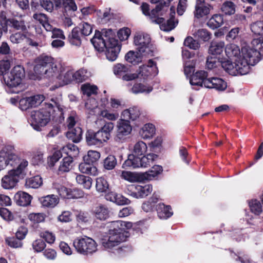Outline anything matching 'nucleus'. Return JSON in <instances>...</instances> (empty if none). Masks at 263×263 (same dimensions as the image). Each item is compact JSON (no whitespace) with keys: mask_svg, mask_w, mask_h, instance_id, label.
Here are the masks:
<instances>
[{"mask_svg":"<svg viewBox=\"0 0 263 263\" xmlns=\"http://www.w3.org/2000/svg\"><path fill=\"white\" fill-rule=\"evenodd\" d=\"M82 130L80 127L71 128L66 133L67 138L75 143L80 141L82 139Z\"/></svg>","mask_w":263,"mask_h":263,"instance_id":"obj_35","label":"nucleus"},{"mask_svg":"<svg viewBox=\"0 0 263 263\" xmlns=\"http://www.w3.org/2000/svg\"><path fill=\"white\" fill-rule=\"evenodd\" d=\"M106 200L116 203L118 205H124L129 203V200L121 194L114 192H110L105 195Z\"/></svg>","mask_w":263,"mask_h":263,"instance_id":"obj_23","label":"nucleus"},{"mask_svg":"<svg viewBox=\"0 0 263 263\" xmlns=\"http://www.w3.org/2000/svg\"><path fill=\"white\" fill-rule=\"evenodd\" d=\"M245 45L240 49L238 46L234 44H229L226 46L225 53L226 56L230 60L237 61H243L242 49Z\"/></svg>","mask_w":263,"mask_h":263,"instance_id":"obj_17","label":"nucleus"},{"mask_svg":"<svg viewBox=\"0 0 263 263\" xmlns=\"http://www.w3.org/2000/svg\"><path fill=\"white\" fill-rule=\"evenodd\" d=\"M251 211L254 214L258 215L262 211V208L260 201L257 199H252L249 201Z\"/></svg>","mask_w":263,"mask_h":263,"instance_id":"obj_48","label":"nucleus"},{"mask_svg":"<svg viewBox=\"0 0 263 263\" xmlns=\"http://www.w3.org/2000/svg\"><path fill=\"white\" fill-rule=\"evenodd\" d=\"M73 245L77 251L83 255L92 254L97 250L96 242L87 236L75 239Z\"/></svg>","mask_w":263,"mask_h":263,"instance_id":"obj_9","label":"nucleus"},{"mask_svg":"<svg viewBox=\"0 0 263 263\" xmlns=\"http://www.w3.org/2000/svg\"><path fill=\"white\" fill-rule=\"evenodd\" d=\"M112 34V31L111 29L104 30L102 33L96 31L91 40V42L95 49L98 52H103L107 47L105 40L110 39Z\"/></svg>","mask_w":263,"mask_h":263,"instance_id":"obj_13","label":"nucleus"},{"mask_svg":"<svg viewBox=\"0 0 263 263\" xmlns=\"http://www.w3.org/2000/svg\"><path fill=\"white\" fill-rule=\"evenodd\" d=\"M43 181L41 177L36 175L26 179L25 186L29 188H38L42 184Z\"/></svg>","mask_w":263,"mask_h":263,"instance_id":"obj_43","label":"nucleus"},{"mask_svg":"<svg viewBox=\"0 0 263 263\" xmlns=\"http://www.w3.org/2000/svg\"><path fill=\"white\" fill-rule=\"evenodd\" d=\"M117 164V160L113 155H109L104 161V166L108 170H112Z\"/></svg>","mask_w":263,"mask_h":263,"instance_id":"obj_55","label":"nucleus"},{"mask_svg":"<svg viewBox=\"0 0 263 263\" xmlns=\"http://www.w3.org/2000/svg\"><path fill=\"white\" fill-rule=\"evenodd\" d=\"M56 121L63 119V108L59 101L52 99L51 103L46 104L45 108L32 110L30 114L31 125L37 131L46 126L50 120L51 116Z\"/></svg>","mask_w":263,"mask_h":263,"instance_id":"obj_2","label":"nucleus"},{"mask_svg":"<svg viewBox=\"0 0 263 263\" xmlns=\"http://www.w3.org/2000/svg\"><path fill=\"white\" fill-rule=\"evenodd\" d=\"M192 35L195 37L204 42H206L211 39V34L205 29L198 30L193 29Z\"/></svg>","mask_w":263,"mask_h":263,"instance_id":"obj_40","label":"nucleus"},{"mask_svg":"<svg viewBox=\"0 0 263 263\" xmlns=\"http://www.w3.org/2000/svg\"><path fill=\"white\" fill-rule=\"evenodd\" d=\"M100 115L102 117L109 121H116L119 118V114L118 112H111L109 111L104 109L100 111Z\"/></svg>","mask_w":263,"mask_h":263,"instance_id":"obj_57","label":"nucleus"},{"mask_svg":"<svg viewBox=\"0 0 263 263\" xmlns=\"http://www.w3.org/2000/svg\"><path fill=\"white\" fill-rule=\"evenodd\" d=\"M134 43L140 53L149 54L152 51L151 38L146 33L137 32L134 36Z\"/></svg>","mask_w":263,"mask_h":263,"instance_id":"obj_12","label":"nucleus"},{"mask_svg":"<svg viewBox=\"0 0 263 263\" xmlns=\"http://www.w3.org/2000/svg\"><path fill=\"white\" fill-rule=\"evenodd\" d=\"M208 79L207 72L204 70H200L191 76L190 83L193 87H205V82L208 80Z\"/></svg>","mask_w":263,"mask_h":263,"instance_id":"obj_18","label":"nucleus"},{"mask_svg":"<svg viewBox=\"0 0 263 263\" xmlns=\"http://www.w3.org/2000/svg\"><path fill=\"white\" fill-rule=\"evenodd\" d=\"M8 26L15 30L21 32L27 31V25L22 15L8 18Z\"/></svg>","mask_w":263,"mask_h":263,"instance_id":"obj_19","label":"nucleus"},{"mask_svg":"<svg viewBox=\"0 0 263 263\" xmlns=\"http://www.w3.org/2000/svg\"><path fill=\"white\" fill-rule=\"evenodd\" d=\"M57 76L55 81L57 87L69 84L74 81L73 70L69 68L61 66V69Z\"/></svg>","mask_w":263,"mask_h":263,"instance_id":"obj_15","label":"nucleus"},{"mask_svg":"<svg viewBox=\"0 0 263 263\" xmlns=\"http://www.w3.org/2000/svg\"><path fill=\"white\" fill-rule=\"evenodd\" d=\"M53 187L57 190L59 195L63 198H72L73 197L71 191L57 183L53 184Z\"/></svg>","mask_w":263,"mask_h":263,"instance_id":"obj_42","label":"nucleus"},{"mask_svg":"<svg viewBox=\"0 0 263 263\" xmlns=\"http://www.w3.org/2000/svg\"><path fill=\"white\" fill-rule=\"evenodd\" d=\"M63 151L65 152L68 156L76 157L79 153L78 147L73 144H68L63 148Z\"/></svg>","mask_w":263,"mask_h":263,"instance_id":"obj_53","label":"nucleus"},{"mask_svg":"<svg viewBox=\"0 0 263 263\" xmlns=\"http://www.w3.org/2000/svg\"><path fill=\"white\" fill-rule=\"evenodd\" d=\"M130 71V66L121 63H118L113 67V72L118 78H122L126 72Z\"/></svg>","mask_w":263,"mask_h":263,"instance_id":"obj_39","label":"nucleus"},{"mask_svg":"<svg viewBox=\"0 0 263 263\" xmlns=\"http://www.w3.org/2000/svg\"><path fill=\"white\" fill-rule=\"evenodd\" d=\"M24 76V68L21 65H17L14 66L10 72L5 73L3 79L8 87L16 88L21 85Z\"/></svg>","mask_w":263,"mask_h":263,"instance_id":"obj_10","label":"nucleus"},{"mask_svg":"<svg viewBox=\"0 0 263 263\" xmlns=\"http://www.w3.org/2000/svg\"><path fill=\"white\" fill-rule=\"evenodd\" d=\"M205 87L223 91L227 88V84L221 78L212 77L209 78L208 80L205 82Z\"/></svg>","mask_w":263,"mask_h":263,"instance_id":"obj_22","label":"nucleus"},{"mask_svg":"<svg viewBox=\"0 0 263 263\" xmlns=\"http://www.w3.org/2000/svg\"><path fill=\"white\" fill-rule=\"evenodd\" d=\"M137 72L138 79L143 82L151 80L158 73L156 63L153 60H149L146 64L139 67Z\"/></svg>","mask_w":263,"mask_h":263,"instance_id":"obj_11","label":"nucleus"},{"mask_svg":"<svg viewBox=\"0 0 263 263\" xmlns=\"http://www.w3.org/2000/svg\"><path fill=\"white\" fill-rule=\"evenodd\" d=\"M131 187L135 190V192L131 193V196L136 198L145 197L151 194L153 191V186L149 184L144 186L133 185Z\"/></svg>","mask_w":263,"mask_h":263,"instance_id":"obj_21","label":"nucleus"},{"mask_svg":"<svg viewBox=\"0 0 263 263\" xmlns=\"http://www.w3.org/2000/svg\"><path fill=\"white\" fill-rule=\"evenodd\" d=\"M116 140H121L124 137L129 135L132 130L130 122L125 119H121L118 121L116 125Z\"/></svg>","mask_w":263,"mask_h":263,"instance_id":"obj_16","label":"nucleus"},{"mask_svg":"<svg viewBox=\"0 0 263 263\" xmlns=\"http://www.w3.org/2000/svg\"><path fill=\"white\" fill-rule=\"evenodd\" d=\"M24 32L21 31L12 33L9 37L11 42L15 44L22 43L26 38V35Z\"/></svg>","mask_w":263,"mask_h":263,"instance_id":"obj_52","label":"nucleus"},{"mask_svg":"<svg viewBox=\"0 0 263 263\" xmlns=\"http://www.w3.org/2000/svg\"><path fill=\"white\" fill-rule=\"evenodd\" d=\"M79 171L83 174L96 176L98 174L97 167L92 163L86 161L81 163L79 165Z\"/></svg>","mask_w":263,"mask_h":263,"instance_id":"obj_28","label":"nucleus"},{"mask_svg":"<svg viewBox=\"0 0 263 263\" xmlns=\"http://www.w3.org/2000/svg\"><path fill=\"white\" fill-rule=\"evenodd\" d=\"M109 187L107 181L103 177L96 179V188L98 192H105Z\"/></svg>","mask_w":263,"mask_h":263,"instance_id":"obj_50","label":"nucleus"},{"mask_svg":"<svg viewBox=\"0 0 263 263\" xmlns=\"http://www.w3.org/2000/svg\"><path fill=\"white\" fill-rule=\"evenodd\" d=\"M243 61H232L227 60L221 63V65L224 70L232 76H237L238 74L243 75L248 73L250 70V66H251V62L248 58L243 55Z\"/></svg>","mask_w":263,"mask_h":263,"instance_id":"obj_7","label":"nucleus"},{"mask_svg":"<svg viewBox=\"0 0 263 263\" xmlns=\"http://www.w3.org/2000/svg\"><path fill=\"white\" fill-rule=\"evenodd\" d=\"M32 247L34 251L41 252L46 247V243L41 239H37L33 241Z\"/></svg>","mask_w":263,"mask_h":263,"instance_id":"obj_60","label":"nucleus"},{"mask_svg":"<svg viewBox=\"0 0 263 263\" xmlns=\"http://www.w3.org/2000/svg\"><path fill=\"white\" fill-rule=\"evenodd\" d=\"M76 180L77 182L84 189L89 190L91 187L92 180L88 176L79 174L76 176Z\"/></svg>","mask_w":263,"mask_h":263,"instance_id":"obj_41","label":"nucleus"},{"mask_svg":"<svg viewBox=\"0 0 263 263\" xmlns=\"http://www.w3.org/2000/svg\"><path fill=\"white\" fill-rule=\"evenodd\" d=\"M14 199L17 205L25 206L30 204L32 197L28 193L20 191L15 194Z\"/></svg>","mask_w":263,"mask_h":263,"instance_id":"obj_24","label":"nucleus"},{"mask_svg":"<svg viewBox=\"0 0 263 263\" xmlns=\"http://www.w3.org/2000/svg\"><path fill=\"white\" fill-rule=\"evenodd\" d=\"M41 202L43 206L53 208L59 202V198L54 195H49L41 198Z\"/></svg>","mask_w":263,"mask_h":263,"instance_id":"obj_37","label":"nucleus"},{"mask_svg":"<svg viewBox=\"0 0 263 263\" xmlns=\"http://www.w3.org/2000/svg\"><path fill=\"white\" fill-rule=\"evenodd\" d=\"M184 45L191 49L197 50L200 47L198 41L195 40L191 36H187L184 41Z\"/></svg>","mask_w":263,"mask_h":263,"instance_id":"obj_56","label":"nucleus"},{"mask_svg":"<svg viewBox=\"0 0 263 263\" xmlns=\"http://www.w3.org/2000/svg\"><path fill=\"white\" fill-rule=\"evenodd\" d=\"M221 9L226 14L231 15L235 13V6L232 2L227 1L223 4Z\"/></svg>","mask_w":263,"mask_h":263,"instance_id":"obj_54","label":"nucleus"},{"mask_svg":"<svg viewBox=\"0 0 263 263\" xmlns=\"http://www.w3.org/2000/svg\"><path fill=\"white\" fill-rule=\"evenodd\" d=\"M91 76V72L85 68H81L76 71L73 70V79L77 83L85 81Z\"/></svg>","mask_w":263,"mask_h":263,"instance_id":"obj_30","label":"nucleus"},{"mask_svg":"<svg viewBox=\"0 0 263 263\" xmlns=\"http://www.w3.org/2000/svg\"><path fill=\"white\" fill-rule=\"evenodd\" d=\"M163 4L159 3L157 5L155 9H153L151 12L149 11V5L143 3L141 8L143 12V13L145 15H148L152 20V22L157 24H160V28L161 30L164 31H170L173 29L177 22L174 21V15H175V10L173 8H171V17L166 22L164 21V20L162 17H156L159 15V13L162 10Z\"/></svg>","mask_w":263,"mask_h":263,"instance_id":"obj_5","label":"nucleus"},{"mask_svg":"<svg viewBox=\"0 0 263 263\" xmlns=\"http://www.w3.org/2000/svg\"><path fill=\"white\" fill-rule=\"evenodd\" d=\"M155 133V127L152 124H145L139 130V135L144 139L152 138Z\"/></svg>","mask_w":263,"mask_h":263,"instance_id":"obj_32","label":"nucleus"},{"mask_svg":"<svg viewBox=\"0 0 263 263\" xmlns=\"http://www.w3.org/2000/svg\"><path fill=\"white\" fill-rule=\"evenodd\" d=\"M72 162L73 158L71 156L64 157L59 167V171L62 172H69L72 167L71 164Z\"/></svg>","mask_w":263,"mask_h":263,"instance_id":"obj_46","label":"nucleus"},{"mask_svg":"<svg viewBox=\"0 0 263 263\" xmlns=\"http://www.w3.org/2000/svg\"><path fill=\"white\" fill-rule=\"evenodd\" d=\"M28 165V162L27 160H21L18 165L10 170L2 178V186L6 190H10L14 188L18 182L20 175L22 174Z\"/></svg>","mask_w":263,"mask_h":263,"instance_id":"obj_6","label":"nucleus"},{"mask_svg":"<svg viewBox=\"0 0 263 263\" xmlns=\"http://www.w3.org/2000/svg\"><path fill=\"white\" fill-rule=\"evenodd\" d=\"M140 115L139 109L136 107H134L125 109L122 112L121 115L126 120H128V119H130L134 121L139 118Z\"/></svg>","mask_w":263,"mask_h":263,"instance_id":"obj_36","label":"nucleus"},{"mask_svg":"<svg viewBox=\"0 0 263 263\" xmlns=\"http://www.w3.org/2000/svg\"><path fill=\"white\" fill-rule=\"evenodd\" d=\"M100 157V154L98 152L90 150L87 152V154L83 157V160L93 164L97 161Z\"/></svg>","mask_w":263,"mask_h":263,"instance_id":"obj_51","label":"nucleus"},{"mask_svg":"<svg viewBox=\"0 0 263 263\" xmlns=\"http://www.w3.org/2000/svg\"><path fill=\"white\" fill-rule=\"evenodd\" d=\"M79 32L80 29L76 27L73 28L69 34L68 40L71 45L76 46H80L81 45V38Z\"/></svg>","mask_w":263,"mask_h":263,"instance_id":"obj_38","label":"nucleus"},{"mask_svg":"<svg viewBox=\"0 0 263 263\" xmlns=\"http://www.w3.org/2000/svg\"><path fill=\"white\" fill-rule=\"evenodd\" d=\"M121 177L130 182H143L142 173H132L128 171H123Z\"/></svg>","mask_w":263,"mask_h":263,"instance_id":"obj_31","label":"nucleus"},{"mask_svg":"<svg viewBox=\"0 0 263 263\" xmlns=\"http://www.w3.org/2000/svg\"><path fill=\"white\" fill-rule=\"evenodd\" d=\"M34 72L36 79L45 78L51 82H55L61 65L55 62L53 59L49 56H40L34 62Z\"/></svg>","mask_w":263,"mask_h":263,"instance_id":"obj_4","label":"nucleus"},{"mask_svg":"<svg viewBox=\"0 0 263 263\" xmlns=\"http://www.w3.org/2000/svg\"><path fill=\"white\" fill-rule=\"evenodd\" d=\"M79 29L81 31V34L85 36L89 35L92 31V26L89 24L85 22L80 25Z\"/></svg>","mask_w":263,"mask_h":263,"instance_id":"obj_62","label":"nucleus"},{"mask_svg":"<svg viewBox=\"0 0 263 263\" xmlns=\"http://www.w3.org/2000/svg\"><path fill=\"white\" fill-rule=\"evenodd\" d=\"M158 217L160 219H166L173 215V211L170 206L165 205L160 203L156 206Z\"/></svg>","mask_w":263,"mask_h":263,"instance_id":"obj_25","label":"nucleus"},{"mask_svg":"<svg viewBox=\"0 0 263 263\" xmlns=\"http://www.w3.org/2000/svg\"><path fill=\"white\" fill-rule=\"evenodd\" d=\"M157 158V155L153 153H149L141 158L136 157L134 155H129L128 159L122 164V167H132L134 168L140 167H147L152 164Z\"/></svg>","mask_w":263,"mask_h":263,"instance_id":"obj_8","label":"nucleus"},{"mask_svg":"<svg viewBox=\"0 0 263 263\" xmlns=\"http://www.w3.org/2000/svg\"><path fill=\"white\" fill-rule=\"evenodd\" d=\"M153 87L147 84L136 83L132 88L131 92L134 94L149 93L153 90Z\"/></svg>","mask_w":263,"mask_h":263,"instance_id":"obj_34","label":"nucleus"},{"mask_svg":"<svg viewBox=\"0 0 263 263\" xmlns=\"http://www.w3.org/2000/svg\"><path fill=\"white\" fill-rule=\"evenodd\" d=\"M251 29L260 36L253 39L250 45H245L242 51L243 55L249 58L251 66H253L259 61L260 52H263V20L253 23Z\"/></svg>","mask_w":263,"mask_h":263,"instance_id":"obj_3","label":"nucleus"},{"mask_svg":"<svg viewBox=\"0 0 263 263\" xmlns=\"http://www.w3.org/2000/svg\"><path fill=\"white\" fill-rule=\"evenodd\" d=\"M133 223L129 221H114L110 224V229L101 239V243L104 249L119 254L122 249L118 246L126 241L129 236L128 230L131 229Z\"/></svg>","mask_w":263,"mask_h":263,"instance_id":"obj_1","label":"nucleus"},{"mask_svg":"<svg viewBox=\"0 0 263 263\" xmlns=\"http://www.w3.org/2000/svg\"><path fill=\"white\" fill-rule=\"evenodd\" d=\"M86 140L89 145H100L101 143L95 132L89 130L86 135Z\"/></svg>","mask_w":263,"mask_h":263,"instance_id":"obj_47","label":"nucleus"},{"mask_svg":"<svg viewBox=\"0 0 263 263\" xmlns=\"http://www.w3.org/2000/svg\"><path fill=\"white\" fill-rule=\"evenodd\" d=\"M163 171V168L160 165H154L148 171L142 173L143 181L151 180L154 179Z\"/></svg>","mask_w":263,"mask_h":263,"instance_id":"obj_29","label":"nucleus"},{"mask_svg":"<svg viewBox=\"0 0 263 263\" xmlns=\"http://www.w3.org/2000/svg\"><path fill=\"white\" fill-rule=\"evenodd\" d=\"M147 149L146 143L142 141L137 142L133 148V153L136 156H141L144 155Z\"/></svg>","mask_w":263,"mask_h":263,"instance_id":"obj_45","label":"nucleus"},{"mask_svg":"<svg viewBox=\"0 0 263 263\" xmlns=\"http://www.w3.org/2000/svg\"><path fill=\"white\" fill-rule=\"evenodd\" d=\"M223 23L222 16L219 14L213 15L208 22V26L213 29H216L222 25Z\"/></svg>","mask_w":263,"mask_h":263,"instance_id":"obj_44","label":"nucleus"},{"mask_svg":"<svg viewBox=\"0 0 263 263\" xmlns=\"http://www.w3.org/2000/svg\"><path fill=\"white\" fill-rule=\"evenodd\" d=\"M6 243L11 248H18L23 246V242L16 237H8L5 239Z\"/></svg>","mask_w":263,"mask_h":263,"instance_id":"obj_59","label":"nucleus"},{"mask_svg":"<svg viewBox=\"0 0 263 263\" xmlns=\"http://www.w3.org/2000/svg\"><path fill=\"white\" fill-rule=\"evenodd\" d=\"M22 160L25 159L18 158L12 153L3 151L0 152V171L5 169L8 166L15 167L18 165Z\"/></svg>","mask_w":263,"mask_h":263,"instance_id":"obj_14","label":"nucleus"},{"mask_svg":"<svg viewBox=\"0 0 263 263\" xmlns=\"http://www.w3.org/2000/svg\"><path fill=\"white\" fill-rule=\"evenodd\" d=\"M212 6L204 2V0H196L195 17L196 18L203 17L210 13Z\"/></svg>","mask_w":263,"mask_h":263,"instance_id":"obj_20","label":"nucleus"},{"mask_svg":"<svg viewBox=\"0 0 263 263\" xmlns=\"http://www.w3.org/2000/svg\"><path fill=\"white\" fill-rule=\"evenodd\" d=\"M29 219L34 223L44 221L45 217L42 213H31L28 215Z\"/></svg>","mask_w":263,"mask_h":263,"instance_id":"obj_63","label":"nucleus"},{"mask_svg":"<svg viewBox=\"0 0 263 263\" xmlns=\"http://www.w3.org/2000/svg\"><path fill=\"white\" fill-rule=\"evenodd\" d=\"M106 51L105 52L106 58L110 61H115L120 51L121 47L117 42L115 41V43L109 46L106 47Z\"/></svg>","mask_w":263,"mask_h":263,"instance_id":"obj_27","label":"nucleus"},{"mask_svg":"<svg viewBox=\"0 0 263 263\" xmlns=\"http://www.w3.org/2000/svg\"><path fill=\"white\" fill-rule=\"evenodd\" d=\"M219 64V60L216 57L209 56L207 58L206 65L208 69L214 68Z\"/></svg>","mask_w":263,"mask_h":263,"instance_id":"obj_61","label":"nucleus"},{"mask_svg":"<svg viewBox=\"0 0 263 263\" xmlns=\"http://www.w3.org/2000/svg\"><path fill=\"white\" fill-rule=\"evenodd\" d=\"M125 60L129 63L136 64L139 62L138 53L133 51H129L125 55Z\"/></svg>","mask_w":263,"mask_h":263,"instance_id":"obj_64","label":"nucleus"},{"mask_svg":"<svg viewBox=\"0 0 263 263\" xmlns=\"http://www.w3.org/2000/svg\"><path fill=\"white\" fill-rule=\"evenodd\" d=\"M93 212L95 217L100 220H105L109 217V211L108 208L103 205L96 206Z\"/></svg>","mask_w":263,"mask_h":263,"instance_id":"obj_33","label":"nucleus"},{"mask_svg":"<svg viewBox=\"0 0 263 263\" xmlns=\"http://www.w3.org/2000/svg\"><path fill=\"white\" fill-rule=\"evenodd\" d=\"M62 5L65 12L75 11L77 9V6L73 0H63Z\"/></svg>","mask_w":263,"mask_h":263,"instance_id":"obj_58","label":"nucleus"},{"mask_svg":"<svg viewBox=\"0 0 263 263\" xmlns=\"http://www.w3.org/2000/svg\"><path fill=\"white\" fill-rule=\"evenodd\" d=\"M81 90L84 95L89 97L97 93L98 87L96 85L85 83L82 85Z\"/></svg>","mask_w":263,"mask_h":263,"instance_id":"obj_49","label":"nucleus"},{"mask_svg":"<svg viewBox=\"0 0 263 263\" xmlns=\"http://www.w3.org/2000/svg\"><path fill=\"white\" fill-rule=\"evenodd\" d=\"M225 47L223 41H213L209 46V53L214 56L220 55L223 53Z\"/></svg>","mask_w":263,"mask_h":263,"instance_id":"obj_26","label":"nucleus"}]
</instances>
